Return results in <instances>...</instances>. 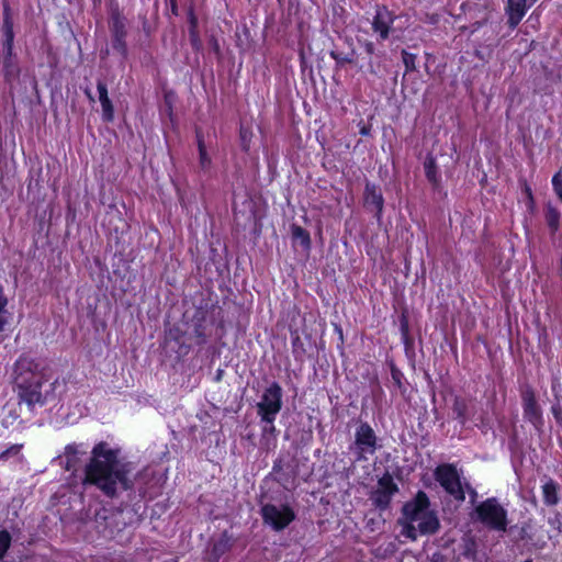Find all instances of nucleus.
Masks as SVG:
<instances>
[{
  "mask_svg": "<svg viewBox=\"0 0 562 562\" xmlns=\"http://www.w3.org/2000/svg\"><path fill=\"white\" fill-rule=\"evenodd\" d=\"M232 539L227 532H223L221 537L213 543L209 562H218V560L231 550Z\"/></svg>",
  "mask_w": 562,
  "mask_h": 562,
  "instance_id": "4468645a",
  "label": "nucleus"
},
{
  "mask_svg": "<svg viewBox=\"0 0 562 562\" xmlns=\"http://www.w3.org/2000/svg\"><path fill=\"white\" fill-rule=\"evenodd\" d=\"M524 562H532V561H531V560H526V561H524Z\"/></svg>",
  "mask_w": 562,
  "mask_h": 562,
  "instance_id": "72a5a7b5",
  "label": "nucleus"
},
{
  "mask_svg": "<svg viewBox=\"0 0 562 562\" xmlns=\"http://www.w3.org/2000/svg\"><path fill=\"white\" fill-rule=\"evenodd\" d=\"M8 304V300L3 294V290L0 286V331L4 329V326L7 324V318L3 316V313L5 312V306Z\"/></svg>",
  "mask_w": 562,
  "mask_h": 562,
  "instance_id": "b1692460",
  "label": "nucleus"
},
{
  "mask_svg": "<svg viewBox=\"0 0 562 562\" xmlns=\"http://www.w3.org/2000/svg\"><path fill=\"white\" fill-rule=\"evenodd\" d=\"M379 447V439L375 431L368 423H360L355 432V441L351 450L357 460H367L373 456Z\"/></svg>",
  "mask_w": 562,
  "mask_h": 562,
  "instance_id": "0eeeda50",
  "label": "nucleus"
},
{
  "mask_svg": "<svg viewBox=\"0 0 562 562\" xmlns=\"http://www.w3.org/2000/svg\"><path fill=\"white\" fill-rule=\"evenodd\" d=\"M281 407L282 389L277 382H273L265 390L260 402L257 404L258 415L261 417V420L270 425L263 428L265 431H274L273 422Z\"/></svg>",
  "mask_w": 562,
  "mask_h": 562,
  "instance_id": "39448f33",
  "label": "nucleus"
},
{
  "mask_svg": "<svg viewBox=\"0 0 562 562\" xmlns=\"http://www.w3.org/2000/svg\"><path fill=\"white\" fill-rule=\"evenodd\" d=\"M476 519L488 529L505 532L508 526L507 509L495 497H490L476 505Z\"/></svg>",
  "mask_w": 562,
  "mask_h": 562,
  "instance_id": "20e7f679",
  "label": "nucleus"
},
{
  "mask_svg": "<svg viewBox=\"0 0 562 562\" xmlns=\"http://www.w3.org/2000/svg\"><path fill=\"white\" fill-rule=\"evenodd\" d=\"M552 187L558 195L559 200L562 202V172H557L552 178Z\"/></svg>",
  "mask_w": 562,
  "mask_h": 562,
  "instance_id": "a878e982",
  "label": "nucleus"
},
{
  "mask_svg": "<svg viewBox=\"0 0 562 562\" xmlns=\"http://www.w3.org/2000/svg\"><path fill=\"white\" fill-rule=\"evenodd\" d=\"M260 514L263 524L274 531L285 529L296 517L294 509L289 504L284 503L265 504L260 509Z\"/></svg>",
  "mask_w": 562,
  "mask_h": 562,
  "instance_id": "423d86ee",
  "label": "nucleus"
},
{
  "mask_svg": "<svg viewBox=\"0 0 562 562\" xmlns=\"http://www.w3.org/2000/svg\"><path fill=\"white\" fill-rule=\"evenodd\" d=\"M403 61L407 69L414 67V56L406 53L405 50L403 52Z\"/></svg>",
  "mask_w": 562,
  "mask_h": 562,
  "instance_id": "c756f323",
  "label": "nucleus"
},
{
  "mask_svg": "<svg viewBox=\"0 0 562 562\" xmlns=\"http://www.w3.org/2000/svg\"><path fill=\"white\" fill-rule=\"evenodd\" d=\"M527 0H507L506 13L508 24L516 27L527 12Z\"/></svg>",
  "mask_w": 562,
  "mask_h": 562,
  "instance_id": "f8f14e48",
  "label": "nucleus"
},
{
  "mask_svg": "<svg viewBox=\"0 0 562 562\" xmlns=\"http://www.w3.org/2000/svg\"><path fill=\"white\" fill-rule=\"evenodd\" d=\"M113 47L119 50L122 55L126 54L125 36H113Z\"/></svg>",
  "mask_w": 562,
  "mask_h": 562,
  "instance_id": "cd10ccee",
  "label": "nucleus"
},
{
  "mask_svg": "<svg viewBox=\"0 0 562 562\" xmlns=\"http://www.w3.org/2000/svg\"><path fill=\"white\" fill-rule=\"evenodd\" d=\"M200 166L207 169L211 166V158L207 156L206 149L202 140H199Z\"/></svg>",
  "mask_w": 562,
  "mask_h": 562,
  "instance_id": "5701e85b",
  "label": "nucleus"
},
{
  "mask_svg": "<svg viewBox=\"0 0 562 562\" xmlns=\"http://www.w3.org/2000/svg\"><path fill=\"white\" fill-rule=\"evenodd\" d=\"M453 414L462 424L467 420L468 405L464 400L456 397L452 407Z\"/></svg>",
  "mask_w": 562,
  "mask_h": 562,
  "instance_id": "aec40b11",
  "label": "nucleus"
},
{
  "mask_svg": "<svg viewBox=\"0 0 562 562\" xmlns=\"http://www.w3.org/2000/svg\"><path fill=\"white\" fill-rule=\"evenodd\" d=\"M14 374L19 396L30 407L42 406L53 397L56 382L47 384V368L44 361L21 356L14 364Z\"/></svg>",
  "mask_w": 562,
  "mask_h": 562,
  "instance_id": "f03ea898",
  "label": "nucleus"
},
{
  "mask_svg": "<svg viewBox=\"0 0 562 562\" xmlns=\"http://www.w3.org/2000/svg\"><path fill=\"white\" fill-rule=\"evenodd\" d=\"M552 414L559 424H562V398H558L552 405Z\"/></svg>",
  "mask_w": 562,
  "mask_h": 562,
  "instance_id": "c85d7f7f",
  "label": "nucleus"
},
{
  "mask_svg": "<svg viewBox=\"0 0 562 562\" xmlns=\"http://www.w3.org/2000/svg\"><path fill=\"white\" fill-rule=\"evenodd\" d=\"M11 544V536L8 531H0V559L4 557Z\"/></svg>",
  "mask_w": 562,
  "mask_h": 562,
  "instance_id": "4be33fe9",
  "label": "nucleus"
},
{
  "mask_svg": "<svg viewBox=\"0 0 562 562\" xmlns=\"http://www.w3.org/2000/svg\"><path fill=\"white\" fill-rule=\"evenodd\" d=\"M424 169H425V173H426L427 179L432 184L437 186L439 183L440 176H439V172H438V169H437L436 160H435V158L432 156H428L425 159Z\"/></svg>",
  "mask_w": 562,
  "mask_h": 562,
  "instance_id": "f3484780",
  "label": "nucleus"
},
{
  "mask_svg": "<svg viewBox=\"0 0 562 562\" xmlns=\"http://www.w3.org/2000/svg\"><path fill=\"white\" fill-rule=\"evenodd\" d=\"M560 216V212L553 205H547L546 221L552 233H555L559 229Z\"/></svg>",
  "mask_w": 562,
  "mask_h": 562,
  "instance_id": "a211bd4d",
  "label": "nucleus"
},
{
  "mask_svg": "<svg viewBox=\"0 0 562 562\" xmlns=\"http://www.w3.org/2000/svg\"><path fill=\"white\" fill-rule=\"evenodd\" d=\"M394 22L393 14L384 7L378 8L372 21V29L379 35L380 41L389 37L391 26Z\"/></svg>",
  "mask_w": 562,
  "mask_h": 562,
  "instance_id": "9b49d317",
  "label": "nucleus"
},
{
  "mask_svg": "<svg viewBox=\"0 0 562 562\" xmlns=\"http://www.w3.org/2000/svg\"><path fill=\"white\" fill-rule=\"evenodd\" d=\"M292 235L295 239L300 240L303 246L310 247V234L304 228H302L301 226H293Z\"/></svg>",
  "mask_w": 562,
  "mask_h": 562,
  "instance_id": "412c9836",
  "label": "nucleus"
},
{
  "mask_svg": "<svg viewBox=\"0 0 562 562\" xmlns=\"http://www.w3.org/2000/svg\"><path fill=\"white\" fill-rule=\"evenodd\" d=\"M5 25H7V41H8V45L11 46V43L13 41V33H12L11 26L9 25L8 20H5Z\"/></svg>",
  "mask_w": 562,
  "mask_h": 562,
  "instance_id": "7c9ffc66",
  "label": "nucleus"
},
{
  "mask_svg": "<svg viewBox=\"0 0 562 562\" xmlns=\"http://www.w3.org/2000/svg\"><path fill=\"white\" fill-rule=\"evenodd\" d=\"M119 450L109 443L100 442L91 451V459L86 465L83 484L95 485L106 496H114L119 487L128 490L132 483L128 463L119 459Z\"/></svg>",
  "mask_w": 562,
  "mask_h": 562,
  "instance_id": "f257e3e1",
  "label": "nucleus"
},
{
  "mask_svg": "<svg viewBox=\"0 0 562 562\" xmlns=\"http://www.w3.org/2000/svg\"><path fill=\"white\" fill-rule=\"evenodd\" d=\"M543 502L548 506H554L559 503L558 484L548 479L542 485Z\"/></svg>",
  "mask_w": 562,
  "mask_h": 562,
  "instance_id": "dca6fc26",
  "label": "nucleus"
},
{
  "mask_svg": "<svg viewBox=\"0 0 562 562\" xmlns=\"http://www.w3.org/2000/svg\"><path fill=\"white\" fill-rule=\"evenodd\" d=\"M79 446L68 445L65 449L66 469H75L77 463V454L79 453Z\"/></svg>",
  "mask_w": 562,
  "mask_h": 562,
  "instance_id": "6ab92c4d",
  "label": "nucleus"
},
{
  "mask_svg": "<svg viewBox=\"0 0 562 562\" xmlns=\"http://www.w3.org/2000/svg\"><path fill=\"white\" fill-rule=\"evenodd\" d=\"M398 487L390 473H385L378 481L376 488L371 493V501L375 507L385 509L392 497L397 493Z\"/></svg>",
  "mask_w": 562,
  "mask_h": 562,
  "instance_id": "1a4fd4ad",
  "label": "nucleus"
},
{
  "mask_svg": "<svg viewBox=\"0 0 562 562\" xmlns=\"http://www.w3.org/2000/svg\"><path fill=\"white\" fill-rule=\"evenodd\" d=\"M366 203L373 206L376 212L378 218H380L383 211V196L376 186L367 183L364 190Z\"/></svg>",
  "mask_w": 562,
  "mask_h": 562,
  "instance_id": "2eb2a0df",
  "label": "nucleus"
},
{
  "mask_svg": "<svg viewBox=\"0 0 562 562\" xmlns=\"http://www.w3.org/2000/svg\"><path fill=\"white\" fill-rule=\"evenodd\" d=\"M435 477L447 493L458 501H464V490L456 467L452 464H441L437 467Z\"/></svg>",
  "mask_w": 562,
  "mask_h": 562,
  "instance_id": "6e6552de",
  "label": "nucleus"
},
{
  "mask_svg": "<svg viewBox=\"0 0 562 562\" xmlns=\"http://www.w3.org/2000/svg\"><path fill=\"white\" fill-rule=\"evenodd\" d=\"M86 94H87V97L89 98L90 101H94V99H93V97H92V94L90 93L89 90H86Z\"/></svg>",
  "mask_w": 562,
  "mask_h": 562,
  "instance_id": "2f4dec72",
  "label": "nucleus"
},
{
  "mask_svg": "<svg viewBox=\"0 0 562 562\" xmlns=\"http://www.w3.org/2000/svg\"><path fill=\"white\" fill-rule=\"evenodd\" d=\"M403 515V533L412 540H416L418 535L435 533L439 528L438 517L429 508V499L425 492L419 491L413 501L405 504Z\"/></svg>",
  "mask_w": 562,
  "mask_h": 562,
  "instance_id": "7ed1b4c3",
  "label": "nucleus"
},
{
  "mask_svg": "<svg viewBox=\"0 0 562 562\" xmlns=\"http://www.w3.org/2000/svg\"><path fill=\"white\" fill-rule=\"evenodd\" d=\"M191 23L194 26L195 25V18L191 14Z\"/></svg>",
  "mask_w": 562,
  "mask_h": 562,
  "instance_id": "473e14b6",
  "label": "nucleus"
},
{
  "mask_svg": "<svg viewBox=\"0 0 562 562\" xmlns=\"http://www.w3.org/2000/svg\"><path fill=\"white\" fill-rule=\"evenodd\" d=\"M97 89L99 92V101L102 106V119L105 122H112L114 119V108L109 98L106 85L102 81H98Z\"/></svg>",
  "mask_w": 562,
  "mask_h": 562,
  "instance_id": "ddd939ff",
  "label": "nucleus"
},
{
  "mask_svg": "<svg viewBox=\"0 0 562 562\" xmlns=\"http://www.w3.org/2000/svg\"><path fill=\"white\" fill-rule=\"evenodd\" d=\"M521 400L525 418L535 426L541 424L542 413L540 406L537 404L533 390L526 387L521 393Z\"/></svg>",
  "mask_w": 562,
  "mask_h": 562,
  "instance_id": "9d476101",
  "label": "nucleus"
},
{
  "mask_svg": "<svg viewBox=\"0 0 562 562\" xmlns=\"http://www.w3.org/2000/svg\"><path fill=\"white\" fill-rule=\"evenodd\" d=\"M22 445H12L8 449L0 452V461L8 460L11 457L18 456L22 449Z\"/></svg>",
  "mask_w": 562,
  "mask_h": 562,
  "instance_id": "393cba45",
  "label": "nucleus"
},
{
  "mask_svg": "<svg viewBox=\"0 0 562 562\" xmlns=\"http://www.w3.org/2000/svg\"><path fill=\"white\" fill-rule=\"evenodd\" d=\"M112 31H113V36H125L126 35L125 25H124L123 21H121L119 18H115L113 20Z\"/></svg>",
  "mask_w": 562,
  "mask_h": 562,
  "instance_id": "bb28decb",
  "label": "nucleus"
}]
</instances>
